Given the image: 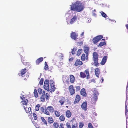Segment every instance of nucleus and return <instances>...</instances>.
<instances>
[{
	"label": "nucleus",
	"instance_id": "nucleus-1",
	"mask_svg": "<svg viewBox=\"0 0 128 128\" xmlns=\"http://www.w3.org/2000/svg\"><path fill=\"white\" fill-rule=\"evenodd\" d=\"M84 8V3L81 1H77L71 6L70 10L73 11L80 12L82 11Z\"/></svg>",
	"mask_w": 128,
	"mask_h": 128
},
{
	"label": "nucleus",
	"instance_id": "nucleus-2",
	"mask_svg": "<svg viewBox=\"0 0 128 128\" xmlns=\"http://www.w3.org/2000/svg\"><path fill=\"white\" fill-rule=\"evenodd\" d=\"M54 108L52 106H48L45 108L44 114L49 115L50 113H53L54 111Z\"/></svg>",
	"mask_w": 128,
	"mask_h": 128
},
{
	"label": "nucleus",
	"instance_id": "nucleus-3",
	"mask_svg": "<svg viewBox=\"0 0 128 128\" xmlns=\"http://www.w3.org/2000/svg\"><path fill=\"white\" fill-rule=\"evenodd\" d=\"M98 54L96 52H94L93 53V60L94 62V65L96 66L99 65V63L98 62Z\"/></svg>",
	"mask_w": 128,
	"mask_h": 128
},
{
	"label": "nucleus",
	"instance_id": "nucleus-4",
	"mask_svg": "<svg viewBox=\"0 0 128 128\" xmlns=\"http://www.w3.org/2000/svg\"><path fill=\"white\" fill-rule=\"evenodd\" d=\"M103 38V36L101 35L97 36L92 39V41L94 44H96Z\"/></svg>",
	"mask_w": 128,
	"mask_h": 128
},
{
	"label": "nucleus",
	"instance_id": "nucleus-5",
	"mask_svg": "<svg viewBox=\"0 0 128 128\" xmlns=\"http://www.w3.org/2000/svg\"><path fill=\"white\" fill-rule=\"evenodd\" d=\"M68 90L71 96H72L75 94V89L73 85H71L68 87Z\"/></svg>",
	"mask_w": 128,
	"mask_h": 128
},
{
	"label": "nucleus",
	"instance_id": "nucleus-6",
	"mask_svg": "<svg viewBox=\"0 0 128 128\" xmlns=\"http://www.w3.org/2000/svg\"><path fill=\"white\" fill-rule=\"evenodd\" d=\"M78 36V34L76 33L75 32H72L70 34V36L72 39L75 40L78 39L77 38Z\"/></svg>",
	"mask_w": 128,
	"mask_h": 128
},
{
	"label": "nucleus",
	"instance_id": "nucleus-7",
	"mask_svg": "<svg viewBox=\"0 0 128 128\" xmlns=\"http://www.w3.org/2000/svg\"><path fill=\"white\" fill-rule=\"evenodd\" d=\"M27 69L24 68L20 70V73H19L18 74L19 76H21L22 77H24L25 76V74L27 72Z\"/></svg>",
	"mask_w": 128,
	"mask_h": 128
},
{
	"label": "nucleus",
	"instance_id": "nucleus-8",
	"mask_svg": "<svg viewBox=\"0 0 128 128\" xmlns=\"http://www.w3.org/2000/svg\"><path fill=\"white\" fill-rule=\"evenodd\" d=\"M20 98L22 100L21 102L22 103V104L23 105H26L28 102V100L25 97H24L23 96L20 97Z\"/></svg>",
	"mask_w": 128,
	"mask_h": 128
},
{
	"label": "nucleus",
	"instance_id": "nucleus-9",
	"mask_svg": "<svg viewBox=\"0 0 128 128\" xmlns=\"http://www.w3.org/2000/svg\"><path fill=\"white\" fill-rule=\"evenodd\" d=\"M87 103L86 102H84L81 105V108L84 111L87 110Z\"/></svg>",
	"mask_w": 128,
	"mask_h": 128
},
{
	"label": "nucleus",
	"instance_id": "nucleus-10",
	"mask_svg": "<svg viewBox=\"0 0 128 128\" xmlns=\"http://www.w3.org/2000/svg\"><path fill=\"white\" fill-rule=\"evenodd\" d=\"M80 97L79 95H76L75 100L74 102V104H76L78 102L80 101Z\"/></svg>",
	"mask_w": 128,
	"mask_h": 128
},
{
	"label": "nucleus",
	"instance_id": "nucleus-11",
	"mask_svg": "<svg viewBox=\"0 0 128 128\" xmlns=\"http://www.w3.org/2000/svg\"><path fill=\"white\" fill-rule=\"evenodd\" d=\"M24 108L25 110V111L27 113H28L30 115H31L32 113L31 112V108L30 107L29 108L25 107L24 106Z\"/></svg>",
	"mask_w": 128,
	"mask_h": 128
},
{
	"label": "nucleus",
	"instance_id": "nucleus-12",
	"mask_svg": "<svg viewBox=\"0 0 128 128\" xmlns=\"http://www.w3.org/2000/svg\"><path fill=\"white\" fill-rule=\"evenodd\" d=\"M83 64V63L82 61H80L79 59H77L75 62L74 65L76 66H81Z\"/></svg>",
	"mask_w": 128,
	"mask_h": 128
},
{
	"label": "nucleus",
	"instance_id": "nucleus-13",
	"mask_svg": "<svg viewBox=\"0 0 128 128\" xmlns=\"http://www.w3.org/2000/svg\"><path fill=\"white\" fill-rule=\"evenodd\" d=\"M80 94L81 95L84 97H86L87 96V94L84 88H82L81 90L80 91Z\"/></svg>",
	"mask_w": 128,
	"mask_h": 128
},
{
	"label": "nucleus",
	"instance_id": "nucleus-14",
	"mask_svg": "<svg viewBox=\"0 0 128 128\" xmlns=\"http://www.w3.org/2000/svg\"><path fill=\"white\" fill-rule=\"evenodd\" d=\"M88 59V54H86V56L84 54H83L81 57V60L82 61H84L86 59V60H87Z\"/></svg>",
	"mask_w": 128,
	"mask_h": 128
},
{
	"label": "nucleus",
	"instance_id": "nucleus-15",
	"mask_svg": "<svg viewBox=\"0 0 128 128\" xmlns=\"http://www.w3.org/2000/svg\"><path fill=\"white\" fill-rule=\"evenodd\" d=\"M77 16H74L70 20V23L71 24H73L77 20Z\"/></svg>",
	"mask_w": 128,
	"mask_h": 128
},
{
	"label": "nucleus",
	"instance_id": "nucleus-16",
	"mask_svg": "<svg viewBox=\"0 0 128 128\" xmlns=\"http://www.w3.org/2000/svg\"><path fill=\"white\" fill-rule=\"evenodd\" d=\"M90 48L87 46H85L84 47V50L86 54H88Z\"/></svg>",
	"mask_w": 128,
	"mask_h": 128
},
{
	"label": "nucleus",
	"instance_id": "nucleus-17",
	"mask_svg": "<svg viewBox=\"0 0 128 128\" xmlns=\"http://www.w3.org/2000/svg\"><path fill=\"white\" fill-rule=\"evenodd\" d=\"M94 99L95 101H96L98 99L97 96L98 94V92L95 89L94 90Z\"/></svg>",
	"mask_w": 128,
	"mask_h": 128
},
{
	"label": "nucleus",
	"instance_id": "nucleus-18",
	"mask_svg": "<svg viewBox=\"0 0 128 128\" xmlns=\"http://www.w3.org/2000/svg\"><path fill=\"white\" fill-rule=\"evenodd\" d=\"M108 56H104L101 62H100V64L102 65H104L106 61Z\"/></svg>",
	"mask_w": 128,
	"mask_h": 128
},
{
	"label": "nucleus",
	"instance_id": "nucleus-19",
	"mask_svg": "<svg viewBox=\"0 0 128 128\" xmlns=\"http://www.w3.org/2000/svg\"><path fill=\"white\" fill-rule=\"evenodd\" d=\"M65 101V98L64 97H62L60 98V100L59 101V102L60 103V104L61 105H62L64 103Z\"/></svg>",
	"mask_w": 128,
	"mask_h": 128
},
{
	"label": "nucleus",
	"instance_id": "nucleus-20",
	"mask_svg": "<svg viewBox=\"0 0 128 128\" xmlns=\"http://www.w3.org/2000/svg\"><path fill=\"white\" fill-rule=\"evenodd\" d=\"M66 116L68 118H70L72 115V113L69 110H67L66 112Z\"/></svg>",
	"mask_w": 128,
	"mask_h": 128
},
{
	"label": "nucleus",
	"instance_id": "nucleus-21",
	"mask_svg": "<svg viewBox=\"0 0 128 128\" xmlns=\"http://www.w3.org/2000/svg\"><path fill=\"white\" fill-rule=\"evenodd\" d=\"M70 82L72 83H73L75 82V77L73 75H70Z\"/></svg>",
	"mask_w": 128,
	"mask_h": 128
},
{
	"label": "nucleus",
	"instance_id": "nucleus-22",
	"mask_svg": "<svg viewBox=\"0 0 128 128\" xmlns=\"http://www.w3.org/2000/svg\"><path fill=\"white\" fill-rule=\"evenodd\" d=\"M43 60L42 57H40L38 58L36 61V64L38 65L39 63L41 62Z\"/></svg>",
	"mask_w": 128,
	"mask_h": 128
},
{
	"label": "nucleus",
	"instance_id": "nucleus-23",
	"mask_svg": "<svg viewBox=\"0 0 128 128\" xmlns=\"http://www.w3.org/2000/svg\"><path fill=\"white\" fill-rule=\"evenodd\" d=\"M95 75L96 76L98 77L99 75L100 74V69L98 68L95 69Z\"/></svg>",
	"mask_w": 128,
	"mask_h": 128
},
{
	"label": "nucleus",
	"instance_id": "nucleus-24",
	"mask_svg": "<svg viewBox=\"0 0 128 128\" xmlns=\"http://www.w3.org/2000/svg\"><path fill=\"white\" fill-rule=\"evenodd\" d=\"M84 72L86 73V78L87 79H89L90 78V75L89 73V69L88 68L84 70Z\"/></svg>",
	"mask_w": 128,
	"mask_h": 128
},
{
	"label": "nucleus",
	"instance_id": "nucleus-25",
	"mask_svg": "<svg viewBox=\"0 0 128 128\" xmlns=\"http://www.w3.org/2000/svg\"><path fill=\"white\" fill-rule=\"evenodd\" d=\"M22 61L24 65L27 66H29V63L26 62V60H24L23 58H22Z\"/></svg>",
	"mask_w": 128,
	"mask_h": 128
},
{
	"label": "nucleus",
	"instance_id": "nucleus-26",
	"mask_svg": "<svg viewBox=\"0 0 128 128\" xmlns=\"http://www.w3.org/2000/svg\"><path fill=\"white\" fill-rule=\"evenodd\" d=\"M48 122L50 124L54 122V120L53 118L51 116L48 117Z\"/></svg>",
	"mask_w": 128,
	"mask_h": 128
},
{
	"label": "nucleus",
	"instance_id": "nucleus-27",
	"mask_svg": "<svg viewBox=\"0 0 128 128\" xmlns=\"http://www.w3.org/2000/svg\"><path fill=\"white\" fill-rule=\"evenodd\" d=\"M49 85V84H46L44 83V89L48 91L50 90Z\"/></svg>",
	"mask_w": 128,
	"mask_h": 128
},
{
	"label": "nucleus",
	"instance_id": "nucleus-28",
	"mask_svg": "<svg viewBox=\"0 0 128 128\" xmlns=\"http://www.w3.org/2000/svg\"><path fill=\"white\" fill-rule=\"evenodd\" d=\"M41 119L43 123V124L44 125H45L46 126H48V124L47 121L43 117H41Z\"/></svg>",
	"mask_w": 128,
	"mask_h": 128
},
{
	"label": "nucleus",
	"instance_id": "nucleus-29",
	"mask_svg": "<svg viewBox=\"0 0 128 128\" xmlns=\"http://www.w3.org/2000/svg\"><path fill=\"white\" fill-rule=\"evenodd\" d=\"M80 77L81 78H84L86 77V75L85 74V73L83 72H81L80 73Z\"/></svg>",
	"mask_w": 128,
	"mask_h": 128
},
{
	"label": "nucleus",
	"instance_id": "nucleus-30",
	"mask_svg": "<svg viewBox=\"0 0 128 128\" xmlns=\"http://www.w3.org/2000/svg\"><path fill=\"white\" fill-rule=\"evenodd\" d=\"M59 119L60 120L62 121H64L65 120V117L64 115L63 114L62 115L59 117Z\"/></svg>",
	"mask_w": 128,
	"mask_h": 128
},
{
	"label": "nucleus",
	"instance_id": "nucleus-31",
	"mask_svg": "<svg viewBox=\"0 0 128 128\" xmlns=\"http://www.w3.org/2000/svg\"><path fill=\"white\" fill-rule=\"evenodd\" d=\"M48 66L47 64V63L46 62H45L44 63V69L46 70H47L48 69Z\"/></svg>",
	"mask_w": 128,
	"mask_h": 128
},
{
	"label": "nucleus",
	"instance_id": "nucleus-32",
	"mask_svg": "<svg viewBox=\"0 0 128 128\" xmlns=\"http://www.w3.org/2000/svg\"><path fill=\"white\" fill-rule=\"evenodd\" d=\"M106 44L105 42H101L100 43L98 46H100V47H101L102 46L104 45H106Z\"/></svg>",
	"mask_w": 128,
	"mask_h": 128
},
{
	"label": "nucleus",
	"instance_id": "nucleus-33",
	"mask_svg": "<svg viewBox=\"0 0 128 128\" xmlns=\"http://www.w3.org/2000/svg\"><path fill=\"white\" fill-rule=\"evenodd\" d=\"M50 92H51L52 91L54 92L56 89V88L55 87V85H52V86H50Z\"/></svg>",
	"mask_w": 128,
	"mask_h": 128
},
{
	"label": "nucleus",
	"instance_id": "nucleus-34",
	"mask_svg": "<svg viewBox=\"0 0 128 128\" xmlns=\"http://www.w3.org/2000/svg\"><path fill=\"white\" fill-rule=\"evenodd\" d=\"M53 125L55 128H58L59 126V124L57 122H54Z\"/></svg>",
	"mask_w": 128,
	"mask_h": 128
},
{
	"label": "nucleus",
	"instance_id": "nucleus-35",
	"mask_svg": "<svg viewBox=\"0 0 128 128\" xmlns=\"http://www.w3.org/2000/svg\"><path fill=\"white\" fill-rule=\"evenodd\" d=\"M34 94L35 97L36 98L38 97V94L37 90L36 89H34Z\"/></svg>",
	"mask_w": 128,
	"mask_h": 128
},
{
	"label": "nucleus",
	"instance_id": "nucleus-36",
	"mask_svg": "<svg viewBox=\"0 0 128 128\" xmlns=\"http://www.w3.org/2000/svg\"><path fill=\"white\" fill-rule=\"evenodd\" d=\"M50 96L48 93H46L45 94L46 99V101L48 100Z\"/></svg>",
	"mask_w": 128,
	"mask_h": 128
},
{
	"label": "nucleus",
	"instance_id": "nucleus-37",
	"mask_svg": "<svg viewBox=\"0 0 128 128\" xmlns=\"http://www.w3.org/2000/svg\"><path fill=\"white\" fill-rule=\"evenodd\" d=\"M55 114L56 116L58 117L60 116V113L58 111H55Z\"/></svg>",
	"mask_w": 128,
	"mask_h": 128
},
{
	"label": "nucleus",
	"instance_id": "nucleus-38",
	"mask_svg": "<svg viewBox=\"0 0 128 128\" xmlns=\"http://www.w3.org/2000/svg\"><path fill=\"white\" fill-rule=\"evenodd\" d=\"M81 86H76V92H79L81 88Z\"/></svg>",
	"mask_w": 128,
	"mask_h": 128
},
{
	"label": "nucleus",
	"instance_id": "nucleus-39",
	"mask_svg": "<svg viewBox=\"0 0 128 128\" xmlns=\"http://www.w3.org/2000/svg\"><path fill=\"white\" fill-rule=\"evenodd\" d=\"M40 100L42 102H44L45 101V95H42L40 97Z\"/></svg>",
	"mask_w": 128,
	"mask_h": 128
},
{
	"label": "nucleus",
	"instance_id": "nucleus-40",
	"mask_svg": "<svg viewBox=\"0 0 128 128\" xmlns=\"http://www.w3.org/2000/svg\"><path fill=\"white\" fill-rule=\"evenodd\" d=\"M100 12L101 13V15L103 17L106 18V17H107L106 14L103 12L101 11Z\"/></svg>",
	"mask_w": 128,
	"mask_h": 128
},
{
	"label": "nucleus",
	"instance_id": "nucleus-41",
	"mask_svg": "<svg viewBox=\"0 0 128 128\" xmlns=\"http://www.w3.org/2000/svg\"><path fill=\"white\" fill-rule=\"evenodd\" d=\"M82 49L80 48L78 49L77 53V55L78 56H79L81 53V51H82Z\"/></svg>",
	"mask_w": 128,
	"mask_h": 128
},
{
	"label": "nucleus",
	"instance_id": "nucleus-42",
	"mask_svg": "<svg viewBox=\"0 0 128 128\" xmlns=\"http://www.w3.org/2000/svg\"><path fill=\"white\" fill-rule=\"evenodd\" d=\"M33 116L34 118V120H36L38 118L36 114L34 112H33Z\"/></svg>",
	"mask_w": 128,
	"mask_h": 128
},
{
	"label": "nucleus",
	"instance_id": "nucleus-43",
	"mask_svg": "<svg viewBox=\"0 0 128 128\" xmlns=\"http://www.w3.org/2000/svg\"><path fill=\"white\" fill-rule=\"evenodd\" d=\"M40 106V105L39 104H38L35 107V110L36 111H38L39 110V107Z\"/></svg>",
	"mask_w": 128,
	"mask_h": 128
},
{
	"label": "nucleus",
	"instance_id": "nucleus-44",
	"mask_svg": "<svg viewBox=\"0 0 128 128\" xmlns=\"http://www.w3.org/2000/svg\"><path fill=\"white\" fill-rule=\"evenodd\" d=\"M44 82V80L43 78H41L39 82V84L40 85H42L43 84Z\"/></svg>",
	"mask_w": 128,
	"mask_h": 128
},
{
	"label": "nucleus",
	"instance_id": "nucleus-45",
	"mask_svg": "<svg viewBox=\"0 0 128 128\" xmlns=\"http://www.w3.org/2000/svg\"><path fill=\"white\" fill-rule=\"evenodd\" d=\"M84 124L82 122H80L79 123V127L80 128H82L84 126Z\"/></svg>",
	"mask_w": 128,
	"mask_h": 128
},
{
	"label": "nucleus",
	"instance_id": "nucleus-46",
	"mask_svg": "<svg viewBox=\"0 0 128 128\" xmlns=\"http://www.w3.org/2000/svg\"><path fill=\"white\" fill-rule=\"evenodd\" d=\"M66 125L67 128H71L70 125L69 123L67 122L66 123Z\"/></svg>",
	"mask_w": 128,
	"mask_h": 128
},
{
	"label": "nucleus",
	"instance_id": "nucleus-47",
	"mask_svg": "<svg viewBox=\"0 0 128 128\" xmlns=\"http://www.w3.org/2000/svg\"><path fill=\"white\" fill-rule=\"evenodd\" d=\"M88 127L89 128H94L93 126L91 123H88Z\"/></svg>",
	"mask_w": 128,
	"mask_h": 128
},
{
	"label": "nucleus",
	"instance_id": "nucleus-48",
	"mask_svg": "<svg viewBox=\"0 0 128 128\" xmlns=\"http://www.w3.org/2000/svg\"><path fill=\"white\" fill-rule=\"evenodd\" d=\"M38 91L40 94H41L42 93V90L41 88H39L38 90Z\"/></svg>",
	"mask_w": 128,
	"mask_h": 128
},
{
	"label": "nucleus",
	"instance_id": "nucleus-49",
	"mask_svg": "<svg viewBox=\"0 0 128 128\" xmlns=\"http://www.w3.org/2000/svg\"><path fill=\"white\" fill-rule=\"evenodd\" d=\"M83 44V42H78L77 44L78 46H81Z\"/></svg>",
	"mask_w": 128,
	"mask_h": 128
},
{
	"label": "nucleus",
	"instance_id": "nucleus-50",
	"mask_svg": "<svg viewBox=\"0 0 128 128\" xmlns=\"http://www.w3.org/2000/svg\"><path fill=\"white\" fill-rule=\"evenodd\" d=\"M44 83L45 84H49V80L47 79H46L44 82Z\"/></svg>",
	"mask_w": 128,
	"mask_h": 128
},
{
	"label": "nucleus",
	"instance_id": "nucleus-51",
	"mask_svg": "<svg viewBox=\"0 0 128 128\" xmlns=\"http://www.w3.org/2000/svg\"><path fill=\"white\" fill-rule=\"evenodd\" d=\"M64 124L63 123H60L59 128H64Z\"/></svg>",
	"mask_w": 128,
	"mask_h": 128
},
{
	"label": "nucleus",
	"instance_id": "nucleus-52",
	"mask_svg": "<svg viewBox=\"0 0 128 128\" xmlns=\"http://www.w3.org/2000/svg\"><path fill=\"white\" fill-rule=\"evenodd\" d=\"M40 110L41 112H44L45 108L43 107H41L40 108Z\"/></svg>",
	"mask_w": 128,
	"mask_h": 128
},
{
	"label": "nucleus",
	"instance_id": "nucleus-53",
	"mask_svg": "<svg viewBox=\"0 0 128 128\" xmlns=\"http://www.w3.org/2000/svg\"><path fill=\"white\" fill-rule=\"evenodd\" d=\"M72 54H75V52L74 51V48L73 50H72Z\"/></svg>",
	"mask_w": 128,
	"mask_h": 128
},
{
	"label": "nucleus",
	"instance_id": "nucleus-54",
	"mask_svg": "<svg viewBox=\"0 0 128 128\" xmlns=\"http://www.w3.org/2000/svg\"><path fill=\"white\" fill-rule=\"evenodd\" d=\"M128 84H127V86H126V94L127 92H128Z\"/></svg>",
	"mask_w": 128,
	"mask_h": 128
},
{
	"label": "nucleus",
	"instance_id": "nucleus-55",
	"mask_svg": "<svg viewBox=\"0 0 128 128\" xmlns=\"http://www.w3.org/2000/svg\"><path fill=\"white\" fill-rule=\"evenodd\" d=\"M54 82L52 81L50 82V86H52L54 85Z\"/></svg>",
	"mask_w": 128,
	"mask_h": 128
},
{
	"label": "nucleus",
	"instance_id": "nucleus-56",
	"mask_svg": "<svg viewBox=\"0 0 128 128\" xmlns=\"http://www.w3.org/2000/svg\"><path fill=\"white\" fill-rule=\"evenodd\" d=\"M74 59V58H71L69 59V61H72Z\"/></svg>",
	"mask_w": 128,
	"mask_h": 128
},
{
	"label": "nucleus",
	"instance_id": "nucleus-57",
	"mask_svg": "<svg viewBox=\"0 0 128 128\" xmlns=\"http://www.w3.org/2000/svg\"><path fill=\"white\" fill-rule=\"evenodd\" d=\"M42 95H45V92L44 91H43L42 92Z\"/></svg>",
	"mask_w": 128,
	"mask_h": 128
},
{
	"label": "nucleus",
	"instance_id": "nucleus-58",
	"mask_svg": "<svg viewBox=\"0 0 128 128\" xmlns=\"http://www.w3.org/2000/svg\"><path fill=\"white\" fill-rule=\"evenodd\" d=\"M84 32H82L81 34H80V35L81 36H82L84 35Z\"/></svg>",
	"mask_w": 128,
	"mask_h": 128
},
{
	"label": "nucleus",
	"instance_id": "nucleus-59",
	"mask_svg": "<svg viewBox=\"0 0 128 128\" xmlns=\"http://www.w3.org/2000/svg\"><path fill=\"white\" fill-rule=\"evenodd\" d=\"M72 128H76V127L74 125H72Z\"/></svg>",
	"mask_w": 128,
	"mask_h": 128
},
{
	"label": "nucleus",
	"instance_id": "nucleus-60",
	"mask_svg": "<svg viewBox=\"0 0 128 128\" xmlns=\"http://www.w3.org/2000/svg\"><path fill=\"white\" fill-rule=\"evenodd\" d=\"M101 80H102V81L101 82H103V81H104V79H103V78H102V79H101Z\"/></svg>",
	"mask_w": 128,
	"mask_h": 128
},
{
	"label": "nucleus",
	"instance_id": "nucleus-61",
	"mask_svg": "<svg viewBox=\"0 0 128 128\" xmlns=\"http://www.w3.org/2000/svg\"><path fill=\"white\" fill-rule=\"evenodd\" d=\"M105 40V39H102V40Z\"/></svg>",
	"mask_w": 128,
	"mask_h": 128
},
{
	"label": "nucleus",
	"instance_id": "nucleus-62",
	"mask_svg": "<svg viewBox=\"0 0 128 128\" xmlns=\"http://www.w3.org/2000/svg\"><path fill=\"white\" fill-rule=\"evenodd\" d=\"M66 107L68 108V106H66Z\"/></svg>",
	"mask_w": 128,
	"mask_h": 128
},
{
	"label": "nucleus",
	"instance_id": "nucleus-63",
	"mask_svg": "<svg viewBox=\"0 0 128 128\" xmlns=\"http://www.w3.org/2000/svg\"><path fill=\"white\" fill-rule=\"evenodd\" d=\"M128 84V82L127 84Z\"/></svg>",
	"mask_w": 128,
	"mask_h": 128
},
{
	"label": "nucleus",
	"instance_id": "nucleus-64",
	"mask_svg": "<svg viewBox=\"0 0 128 128\" xmlns=\"http://www.w3.org/2000/svg\"><path fill=\"white\" fill-rule=\"evenodd\" d=\"M126 128H127V126H126Z\"/></svg>",
	"mask_w": 128,
	"mask_h": 128
}]
</instances>
